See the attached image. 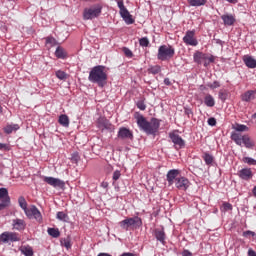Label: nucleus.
<instances>
[{
  "mask_svg": "<svg viewBox=\"0 0 256 256\" xmlns=\"http://www.w3.org/2000/svg\"><path fill=\"white\" fill-rule=\"evenodd\" d=\"M136 123L147 135H155L159 131V127H161V122L157 118H152L151 122L147 121V118L143 115L136 116Z\"/></svg>",
  "mask_w": 256,
  "mask_h": 256,
  "instance_id": "1",
  "label": "nucleus"
},
{
  "mask_svg": "<svg viewBox=\"0 0 256 256\" xmlns=\"http://www.w3.org/2000/svg\"><path fill=\"white\" fill-rule=\"evenodd\" d=\"M107 79V70H105V66L103 65L94 66L89 72L88 81L98 85V87L103 88L106 86Z\"/></svg>",
  "mask_w": 256,
  "mask_h": 256,
  "instance_id": "2",
  "label": "nucleus"
},
{
  "mask_svg": "<svg viewBox=\"0 0 256 256\" xmlns=\"http://www.w3.org/2000/svg\"><path fill=\"white\" fill-rule=\"evenodd\" d=\"M231 139L236 143V145H239L240 147L244 145L246 149H253L255 147V142L251 140V137L249 135H241L237 132H232L231 133Z\"/></svg>",
  "mask_w": 256,
  "mask_h": 256,
  "instance_id": "3",
  "label": "nucleus"
},
{
  "mask_svg": "<svg viewBox=\"0 0 256 256\" xmlns=\"http://www.w3.org/2000/svg\"><path fill=\"white\" fill-rule=\"evenodd\" d=\"M102 11H103V5L101 4H94L88 8H85L83 11V20L91 21L93 19H97V17L101 16Z\"/></svg>",
  "mask_w": 256,
  "mask_h": 256,
  "instance_id": "4",
  "label": "nucleus"
},
{
  "mask_svg": "<svg viewBox=\"0 0 256 256\" xmlns=\"http://www.w3.org/2000/svg\"><path fill=\"white\" fill-rule=\"evenodd\" d=\"M143 225V221L139 216H135L132 218H126L119 222V226L124 231H129V229H139Z\"/></svg>",
  "mask_w": 256,
  "mask_h": 256,
  "instance_id": "5",
  "label": "nucleus"
},
{
  "mask_svg": "<svg viewBox=\"0 0 256 256\" xmlns=\"http://www.w3.org/2000/svg\"><path fill=\"white\" fill-rule=\"evenodd\" d=\"M175 55V48L171 45H161L158 48L157 59L159 61H169Z\"/></svg>",
  "mask_w": 256,
  "mask_h": 256,
  "instance_id": "6",
  "label": "nucleus"
},
{
  "mask_svg": "<svg viewBox=\"0 0 256 256\" xmlns=\"http://www.w3.org/2000/svg\"><path fill=\"white\" fill-rule=\"evenodd\" d=\"M24 213L28 219H35L38 223H41L43 221V215H41V211L37 208L35 205H31L29 208H26L24 210Z\"/></svg>",
  "mask_w": 256,
  "mask_h": 256,
  "instance_id": "7",
  "label": "nucleus"
},
{
  "mask_svg": "<svg viewBox=\"0 0 256 256\" xmlns=\"http://www.w3.org/2000/svg\"><path fill=\"white\" fill-rule=\"evenodd\" d=\"M183 43L190 45V47H197L199 45V41L195 38V30L186 31L183 37Z\"/></svg>",
  "mask_w": 256,
  "mask_h": 256,
  "instance_id": "8",
  "label": "nucleus"
},
{
  "mask_svg": "<svg viewBox=\"0 0 256 256\" xmlns=\"http://www.w3.org/2000/svg\"><path fill=\"white\" fill-rule=\"evenodd\" d=\"M44 182L47 183L48 185H51V187H54L55 189H57V188L64 189L65 188V181H63L59 178L45 176Z\"/></svg>",
  "mask_w": 256,
  "mask_h": 256,
  "instance_id": "9",
  "label": "nucleus"
},
{
  "mask_svg": "<svg viewBox=\"0 0 256 256\" xmlns=\"http://www.w3.org/2000/svg\"><path fill=\"white\" fill-rule=\"evenodd\" d=\"M15 243V241H19V236L15 232H3L0 235V243Z\"/></svg>",
  "mask_w": 256,
  "mask_h": 256,
  "instance_id": "10",
  "label": "nucleus"
},
{
  "mask_svg": "<svg viewBox=\"0 0 256 256\" xmlns=\"http://www.w3.org/2000/svg\"><path fill=\"white\" fill-rule=\"evenodd\" d=\"M169 138L171 139L172 143H174L176 147H179V149H183V147H185V140H183V138H181L179 134L175 132H170Z\"/></svg>",
  "mask_w": 256,
  "mask_h": 256,
  "instance_id": "11",
  "label": "nucleus"
},
{
  "mask_svg": "<svg viewBox=\"0 0 256 256\" xmlns=\"http://www.w3.org/2000/svg\"><path fill=\"white\" fill-rule=\"evenodd\" d=\"M117 137L118 139H130L131 141H133V132H131V130L126 127H121L119 128Z\"/></svg>",
  "mask_w": 256,
  "mask_h": 256,
  "instance_id": "12",
  "label": "nucleus"
},
{
  "mask_svg": "<svg viewBox=\"0 0 256 256\" xmlns=\"http://www.w3.org/2000/svg\"><path fill=\"white\" fill-rule=\"evenodd\" d=\"M120 16L122 17L123 21H125L126 25H133L135 23L133 16L131 13H129L127 8L120 10Z\"/></svg>",
  "mask_w": 256,
  "mask_h": 256,
  "instance_id": "13",
  "label": "nucleus"
},
{
  "mask_svg": "<svg viewBox=\"0 0 256 256\" xmlns=\"http://www.w3.org/2000/svg\"><path fill=\"white\" fill-rule=\"evenodd\" d=\"M177 179H179V170H169L166 175V181H168V185H173Z\"/></svg>",
  "mask_w": 256,
  "mask_h": 256,
  "instance_id": "14",
  "label": "nucleus"
},
{
  "mask_svg": "<svg viewBox=\"0 0 256 256\" xmlns=\"http://www.w3.org/2000/svg\"><path fill=\"white\" fill-rule=\"evenodd\" d=\"M176 187L177 189H182V191H186L189 188V180L185 177L176 178Z\"/></svg>",
  "mask_w": 256,
  "mask_h": 256,
  "instance_id": "15",
  "label": "nucleus"
},
{
  "mask_svg": "<svg viewBox=\"0 0 256 256\" xmlns=\"http://www.w3.org/2000/svg\"><path fill=\"white\" fill-rule=\"evenodd\" d=\"M154 236H155V239L157 241H159V243H161L162 245H165V239H167V236L165 235V230L162 228V229H155L154 230Z\"/></svg>",
  "mask_w": 256,
  "mask_h": 256,
  "instance_id": "16",
  "label": "nucleus"
},
{
  "mask_svg": "<svg viewBox=\"0 0 256 256\" xmlns=\"http://www.w3.org/2000/svg\"><path fill=\"white\" fill-rule=\"evenodd\" d=\"M238 175L240 179H243L244 181H249V179L253 177V172L250 168H243L238 172Z\"/></svg>",
  "mask_w": 256,
  "mask_h": 256,
  "instance_id": "17",
  "label": "nucleus"
},
{
  "mask_svg": "<svg viewBox=\"0 0 256 256\" xmlns=\"http://www.w3.org/2000/svg\"><path fill=\"white\" fill-rule=\"evenodd\" d=\"M12 225H13L14 229H16V231H23V230H25V227H27L25 220L19 219V218L14 219L12 221Z\"/></svg>",
  "mask_w": 256,
  "mask_h": 256,
  "instance_id": "18",
  "label": "nucleus"
},
{
  "mask_svg": "<svg viewBox=\"0 0 256 256\" xmlns=\"http://www.w3.org/2000/svg\"><path fill=\"white\" fill-rule=\"evenodd\" d=\"M243 61L248 69H256V60L252 56H243Z\"/></svg>",
  "mask_w": 256,
  "mask_h": 256,
  "instance_id": "19",
  "label": "nucleus"
},
{
  "mask_svg": "<svg viewBox=\"0 0 256 256\" xmlns=\"http://www.w3.org/2000/svg\"><path fill=\"white\" fill-rule=\"evenodd\" d=\"M194 62L198 63V65H201L203 63V61H207V54L197 51L196 53H194Z\"/></svg>",
  "mask_w": 256,
  "mask_h": 256,
  "instance_id": "20",
  "label": "nucleus"
},
{
  "mask_svg": "<svg viewBox=\"0 0 256 256\" xmlns=\"http://www.w3.org/2000/svg\"><path fill=\"white\" fill-rule=\"evenodd\" d=\"M221 19L224 22V25H227L228 27H231V25L235 23V17L231 14H224L221 16Z\"/></svg>",
  "mask_w": 256,
  "mask_h": 256,
  "instance_id": "21",
  "label": "nucleus"
},
{
  "mask_svg": "<svg viewBox=\"0 0 256 256\" xmlns=\"http://www.w3.org/2000/svg\"><path fill=\"white\" fill-rule=\"evenodd\" d=\"M20 128L21 127L19 126V124H7L6 127L3 128V130L6 135H11L13 131H19Z\"/></svg>",
  "mask_w": 256,
  "mask_h": 256,
  "instance_id": "22",
  "label": "nucleus"
},
{
  "mask_svg": "<svg viewBox=\"0 0 256 256\" xmlns=\"http://www.w3.org/2000/svg\"><path fill=\"white\" fill-rule=\"evenodd\" d=\"M255 99V91L250 90L242 94V101L249 103V101H253Z\"/></svg>",
  "mask_w": 256,
  "mask_h": 256,
  "instance_id": "23",
  "label": "nucleus"
},
{
  "mask_svg": "<svg viewBox=\"0 0 256 256\" xmlns=\"http://www.w3.org/2000/svg\"><path fill=\"white\" fill-rule=\"evenodd\" d=\"M19 251H20V253H22V255H25V256H33L34 255L33 248L29 245L21 246L19 248Z\"/></svg>",
  "mask_w": 256,
  "mask_h": 256,
  "instance_id": "24",
  "label": "nucleus"
},
{
  "mask_svg": "<svg viewBox=\"0 0 256 256\" xmlns=\"http://www.w3.org/2000/svg\"><path fill=\"white\" fill-rule=\"evenodd\" d=\"M55 55L57 59H67V51L63 49V47H57L55 51Z\"/></svg>",
  "mask_w": 256,
  "mask_h": 256,
  "instance_id": "25",
  "label": "nucleus"
},
{
  "mask_svg": "<svg viewBox=\"0 0 256 256\" xmlns=\"http://www.w3.org/2000/svg\"><path fill=\"white\" fill-rule=\"evenodd\" d=\"M6 199H8V202L11 203L9 191L7 190V188H0V201H6Z\"/></svg>",
  "mask_w": 256,
  "mask_h": 256,
  "instance_id": "26",
  "label": "nucleus"
},
{
  "mask_svg": "<svg viewBox=\"0 0 256 256\" xmlns=\"http://www.w3.org/2000/svg\"><path fill=\"white\" fill-rule=\"evenodd\" d=\"M204 103L206 107H215V98L208 94L204 98Z\"/></svg>",
  "mask_w": 256,
  "mask_h": 256,
  "instance_id": "27",
  "label": "nucleus"
},
{
  "mask_svg": "<svg viewBox=\"0 0 256 256\" xmlns=\"http://www.w3.org/2000/svg\"><path fill=\"white\" fill-rule=\"evenodd\" d=\"M58 123L62 125V127H69V116L62 114L59 116Z\"/></svg>",
  "mask_w": 256,
  "mask_h": 256,
  "instance_id": "28",
  "label": "nucleus"
},
{
  "mask_svg": "<svg viewBox=\"0 0 256 256\" xmlns=\"http://www.w3.org/2000/svg\"><path fill=\"white\" fill-rule=\"evenodd\" d=\"M191 7H202L207 3V0H187Z\"/></svg>",
  "mask_w": 256,
  "mask_h": 256,
  "instance_id": "29",
  "label": "nucleus"
},
{
  "mask_svg": "<svg viewBox=\"0 0 256 256\" xmlns=\"http://www.w3.org/2000/svg\"><path fill=\"white\" fill-rule=\"evenodd\" d=\"M202 158L204 159L206 165H213V161H215V158L213 157V155H211L207 152L204 153Z\"/></svg>",
  "mask_w": 256,
  "mask_h": 256,
  "instance_id": "30",
  "label": "nucleus"
},
{
  "mask_svg": "<svg viewBox=\"0 0 256 256\" xmlns=\"http://www.w3.org/2000/svg\"><path fill=\"white\" fill-rule=\"evenodd\" d=\"M47 233L50 237H54V239L61 236V232H59V229L57 228H48Z\"/></svg>",
  "mask_w": 256,
  "mask_h": 256,
  "instance_id": "31",
  "label": "nucleus"
},
{
  "mask_svg": "<svg viewBox=\"0 0 256 256\" xmlns=\"http://www.w3.org/2000/svg\"><path fill=\"white\" fill-rule=\"evenodd\" d=\"M148 73L151 75H158V73H161V66L155 65V66H150L148 68Z\"/></svg>",
  "mask_w": 256,
  "mask_h": 256,
  "instance_id": "32",
  "label": "nucleus"
},
{
  "mask_svg": "<svg viewBox=\"0 0 256 256\" xmlns=\"http://www.w3.org/2000/svg\"><path fill=\"white\" fill-rule=\"evenodd\" d=\"M233 129L235 131H238L239 133H243L245 131H249V127H247V125L244 124H236Z\"/></svg>",
  "mask_w": 256,
  "mask_h": 256,
  "instance_id": "33",
  "label": "nucleus"
},
{
  "mask_svg": "<svg viewBox=\"0 0 256 256\" xmlns=\"http://www.w3.org/2000/svg\"><path fill=\"white\" fill-rule=\"evenodd\" d=\"M56 218L59 221H63L64 223H67V221H69V215H67L65 212H58Z\"/></svg>",
  "mask_w": 256,
  "mask_h": 256,
  "instance_id": "34",
  "label": "nucleus"
},
{
  "mask_svg": "<svg viewBox=\"0 0 256 256\" xmlns=\"http://www.w3.org/2000/svg\"><path fill=\"white\" fill-rule=\"evenodd\" d=\"M18 204H19V207H21V209H23V211H27V200H25V197L23 196H20L18 198Z\"/></svg>",
  "mask_w": 256,
  "mask_h": 256,
  "instance_id": "35",
  "label": "nucleus"
},
{
  "mask_svg": "<svg viewBox=\"0 0 256 256\" xmlns=\"http://www.w3.org/2000/svg\"><path fill=\"white\" fill-rule=\"evenodd\" d=\"M229 96V93L227 92V90H220L218 93V97L220 99V101H227V97Z\"/></svg>",
  "mask_w": 256,
  "mask_h": 256,
  "instance_id": "36",
  "label": "nucleus"
},
{
  "mask_svg": "<svg viewBox=\"0 0 256 256\" xmlns=\"http://www.w3.org/2000/svg\"><path fill=\"white\" fill-rule=\"evenodd\" d=\"M60 243L62 247H65L66 249H71V238H63Z\"/></svg>",
  "mask_w": 256,
  "mask_h": 256,
  "instance_id": "37",
  "label": "nucleus"
},
{
  "mask_svg": "<svg viewBox=\"0 0 256 256\" xmlns=\"http://www.w3.org/2000/svg\"><path fill=\"white\" fill-rule=\"evenodd\" d=\"M56 77L61 81H65V79H67V73H65L64 71L58 70L56 72Z\"/></svg>",
  "mask_w": 256,
  "mask_h": 256,
  "instance_id": "38",
  "label": "nucleus"
},
{
  "mask_svg": "<svg viewBox=\"0 0 256 256\" xmlns=\"http://www.w3.org/2000/svg\"><path fill=\"white\" fill-rule=\"evenodd\" d=\"M46 45H50V47H55L57 45V40L53 37L46 38Z\"/></svg>",
  "mask_w": 256,
  "mask_h": 256,
  "instance_id": "39",
  "label": "nucleus"
},
{
  "mask_svg": "<svg viewBox=\"0 0 256 256\" xmlns=\"http://www.w3.org/2000/svg\"><path fill=\"white\" fill-rule=\"evenodd\" d=\"M140 47H149V38L143 37L139 40Z\"/></svg>",
  "mask_w": 256,
  "mask_h": 256,
  "instance_id": "40",
  "label": "nucleus"
},
{
  "mask_svg": "<svg viewBox=\"0 0 256 256\" xmlns=\"http://www.w3.org/2000/svg\"><path fill=\"white\" fill-rule=\"evenodd\" d=\"M243 163H246L247 165H256V160L251 157H244L242 159Z\"/></svg>",
  "mask_w": 256,
  "mask_h": 256,
  "instance_id": "41",
  "label": "nucleus"
},
{
  "mask_svg": "<svg viewBox=\"0 0 256 256\" xmlns=\"http://www.w3.org/2000/svg\"><path fill=\"white\" fill-rule=\"evenodd\" d=\"M136 106L138 107V109H140V111H145L147 109V105H145V101L143 100H139L136 103Z\"/></svg>",
  "mask_w": 256,
  "mask_h": 256,
  "instance_id": "42",
  "label": "nucleus"
},
{
  "mask_svg": "<svg viewBox=\"0 0 256 256\" xmlns=\"http://www.w3.org/2000/svg\"><path fill=\"white\" fill-rule=\"evenodd\" d=\"M9 205H11V202H9V199L1 200L0 211H3V209H5V207H9Z\"/></svg>",
  "mask_w": 256,
  "mask_h": 256,
  "instance_id": "43",
  "label": "nucleus"
},
{
  "mask_svg": "<svg viewBox=\"0 0 256 256\" xmlns=\"http://www.w3.org/2000/svg\"><path fill=\"white\" fill-rule=\"evenodd\" d=\"M207 87L210 89H218V87H221V83H219V81H214L213 83L207 84Z\"/></svg>",
  "mask_w": 256,
  "mask_h": 256,
  "instance_id": "44",
  "label": "nucleus"
},
{
  "mask_svg": "<svg viewBox=\"0 0 256 256\" xmlns=\"http://www.w3.org/2000/svg\"><path fill=\"white\" fill-rule=\"evenodd\" d=\"M121 177V171L115 170L112 176L113 181H119Z\"/></svg>",
  "mask_w": 256,
  "mask_h": 256,
  "instance_id": "45",
  "label": "nucleus"
},
{
  "mask_svg": "<svg viewBox=\"0 0 256 256\" xmlns=\"http://www.w3.org/2000/svg\"><path fill=\"white\" fill-rule=\"evenodd\" d=\"M123 53L124 55H126V57H133V52L131 51V49L127 48V47H124L123 48Z\"/></svg>",
  "mask_w": 256,
  "mask_h": 256,
  "instance_id": "46",
  "label": "nucleus"
},
{
  "mask_svg": "<svg viewBox=\"0 0 256 256\" xmlns=\"http://www.w3.org/2000/svg\"><path fill=\"white\" fill-rule=\"evenodd\" d=\"M243 237H255V232L254 231H251V230H247V231H244L242 233Z\"/></svg>",
  "mask_w": 256,
  "mask_h": 256,
  "instance_id": "47",
  "label": "nucleus"
},
{
  "mask_svg": "<svg viewBox=\"0 0 256 256\" xmlns=\"http://www.w3.org/2000/svg\"><path fill=\"white\" fill-rule=\"evenodd\" d=\"M222 207L224 211H231L233 209V206L228 202L223 203Z\"/></svg>",
  "mask_w": 256,
  "mask_h": 256,
  "instance_id": "48",
  "label": "nucleus"
},
{
  "mask_svg": "<svg viewBox=\"0 0 256 256\" xmlns=\"http://www.w3.org/2000/svg\"><path fill=\"white\" fill-rule=\"evenodd\" d=\"M116 3L118 5V8L120 9V11H122L123 9H126L123 0H116Z\"/></svg>",
  "mask_w": 256,
  "mask_h": 256,
  "instance_id": "49",
  "label": "nucleus"
},
{
  "mask_svg": "<svg viewBox=\"0 0 256 256\" xmlns=\"http://www.w3.org/2000/svg\"><path fill=\"white\" fill-rule=\"evenodd\" d=\"M208 125H210V127H215L217 125V120L215 118H209Z\"/></svg>",
  "mask_w": 256,
  "mask_h": 256,
  "instance_id": "50",
  "label": "nucleus"
},
{
  "mask_svg": "<svg viewBox=\"0 0 256 256\" xmlns=\"http://www.w3.org/2000/svg\"><path fill=\"white\" fill-rule=\"evenodd\" d=\"M72 161H73V163L79 162V153L75 152L72 154Z\"/></svg>",
  "mask_w": 256,
  "mask_h": 256,
  "instance_id": "51",
  "label": "nucleus"
},
{
  "mask_svg": "<svg viewBox=\"0 0 256 256\" xmlns=\"http://www.w3.org/2000/svg\"><path fill=\"white\" fill-rule=\"evenodd\" d=\"M9 145L0 143V150L1 151H9Z\"/></svg>",
  "mask_w": 256,
  "mask_h": 256,
  "instance_id": "52",
  "label": "nucleus"
},
{
  "mask_svg": "<svg viewBox=\"0 0 256 256\" xmlns=\"http://www.w3.org/2000/svg\"><path fill=\"white\" fill-rule=\"evenodd\" d=\"M182 256H193V253H191V251H189V250H184L182 252Z\"/></svg>",
  "mask_w": 256,
  "mask_h": 256,
  "instance_id": "53",
  "label": "nucleus"
},
{
  "mask_svg": "<svg viewBox=\"0 0 256 256\" xmlns=\"http://www.w3.org/2000/svg\"><path fill=\"white\" fill-rule=\"evenodd\" d=\"M206 61H208V63H215V57L214 56H210V57L207 56Z\"/></svg>",
  "mask_w": 256,
  "mask_h": 256,
  "instance_id": "54",
  "label": "nucleus"
},
{
  "mask_svg": "<svg viewBox=\"0 0 256 256\" xmlns=\"http://www.w3.org/2000/svg\"><path fill=\"white\" fill-rule=\"evenodd\" d=\"M248 256H256V252L253 249L248 250Z\"/></svg>",
  "mask_w": 256,
  "mask_h": 256,
  "instance_id": "55",
  "label": "nucleus"
},
{
  "mask_svg": "<svg viewBox=\"0 0 256 256\" xmlns=\"http://www.w3.org/2000/svg\"><path fill=\"white\" fill-rule=\"evenodd\" d=\"M164 85H171V80L169 78L164 79Z\"/></svg>",
  "mask_w": 256,
  "mask_h": 256,
  "instance_id": "56",
  "label": "nucleus"
},
{
  "mask_svg": "<svg viewBox=\"0 0 256 256\" xmlns=\"http://www.w3.org/2000/svg\"><path fill=\"white\" fill-rule=\"evenodd\" d=\"M101 187H103V189H107V187H109V183H107V182H102V183H101Z\"/></svg>",
  "mask_w": 256,
  "mask_h": 256,
  "instance_id": "57",
  "label": "nucleus"
},
{
  "mask_svg": "<svg viewBox=\"0 0 256 256\" xmlns=\"http://www.w3.org/2000/svg\"><path fill=\"white\" fill-rule=\"evenodd\" d=\"M252 195L256 199V186H254V188L252 189Z\"/></svg>",
  "mask_w": 256,
  "mask_h": 256,
  "instance_id": "58",
  "label": "nucleus"
},
{
  "mask_svg": "<svg viewBox=\"0 0 256 256\" xmlns=\"http://www.w3.org/2000/svg\"><path fill=\"white\" fill-rule=\"evenodd\" d=\"M97 256H112V255L109 253H99Z\"/></svg>",
  "mask_w": 256,
  "mask_h": 256,
  "instance_id": "59",
  "label": "nucleus"
},
{
  "mask_svg": "<svg viewBox=\"0 0 256 256\" xmlns=\"http://www.w3.org/2000/svg\"><path fill=\"white\" fill-rule=\"evenodd\" d=\"M228 3H233V4H235V3H237V1L238 0H226Z\"/></svg>",
  "mask_w": 256,
  "mask_h": 256,
  "instance_id": "60",
  "label": "nucleus"
},
{
  "mask_svg": "<svg viewBox=\"0 0 256 256\" xmlns=\"http://www.w3.org/2000/svg\"><path fill=\"white\" fill-rule=\"evenodd\" d=\"M207 65H209V62L205 61L204 62V67H207Z\"/></svg>",
  "mask_w": 256,
  "mask_h": 256,
  "instance_id": "61",
  "label": "nucleus"
},
{
  "mask_svg": "<svg viewBox=\"0 0 256 256\" xmlns=\"http://www.w3.org/2000/svg\"><path fill=\"white\" fill-rule=\"evenodd\" d=\"M0 113H3V107L0 106Z\"/></svg>",
  "mask_w": 256,
  "mask_h": 256,
  "instance_id": "62",
  "label": "nucleus"
},
{
  "mask_svg": "<svg viewBox=\"0 0 256 256\" xmlns=\"http://www.w3.org/2000/svg\"><path fill=\"white\" fill-rule=\"evenodd\" d=\"M217 43H221V40H217Z\"/></svg>",
  "mask_w": 256,
  "mask_h": 256,
  "instance_id": "63",
  "label": "nucleus"
},
{
  "mask_svg": "<svg viewBox=\"0 0 256 256\" xmlns=\"http://www.w3.org/2000/svg\"><path fill=\"white\" fill-rule=\"evenodd\" d=\"M252 237H254V238L256 239V233H255V235H254V236H252Z\"/></svg>",
  "mask_w": 256,
  "mask_h": 256,
  "instance_id": "64",
  "label": "nucleus"
}]
</instances>
